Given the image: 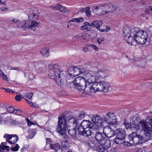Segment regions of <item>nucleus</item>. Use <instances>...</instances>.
Returning a JSON list of instances; mask_svg holds the SVG:
<instances>
[{
    "label": "nucleus",
    "instance_id": "72a5a7b5",
    "mask_svg": "<svg viewBox=\"0 0 152 152\" xmlns=\"http://www.w3.org/2000/svg\"><path fill=\"white\" fill-rule=\"evenodd\" d=\"M83 21V18L80 17L78 18H73L72 19L71 21L77 23H79L80 22H82Z\"/></svg>",
    "mask_w": 152,
    "mask_h": 152
},
{
    "label": "nucleus",
    "instance_id": "c9c22d12",
    "mask_svg": "<svg viewBox=\"0 0 152 152\" xmlns=\"http://www.w3.org/2000/svg\"><path fill=\"white\" fill-rule=\"evenodd\" d=\"M73 69L74 71L73 73H74V76L78 75L80 74L79 68L77 67H73Z\"/></svg>",
    "mask_w": 152,
    "mask_h": 152
},
{
    "label": "nucleus",
    "instance_id": "6ab92c4d",
    "mask_svg": "<svg viewBox=\"0 0 152 152\" xmlns=\"http://www.w3.org/2000/svg\"><path fill=\"white\" fill-rule=\"evenodd\" d=\"M95 138L98 143L99 144L104 141V137L100 132H97L95 133Z\"/></svg>",
    "mask_w": 152,
    "mask_h": 152
},
{
    "label": "nucleus",
    "instance_id": "f257e3e1",
    "mask_svg": "<svg viewBox=\"0 0 152 152\" xmlns=\"http://www.w3.org/2000/svg\"><path fill=\"white\" fill-rule=\"evenodd\" d=\"M123 36L126 42L131 45L137 43L144 44L147 41L148 35L146 32L142 31H136L135 28L132 29L128 26L124 27Z\"/></svg>",
    "mask_w": 152,
    "mask_h": 152
},
{
    "label": "nucleus",
    "instance_id": "412c9836",
    "mask_svg": "<svg viewBox=\"0 0 152 152\" xmlns=\"http://www.w3.org/2000/svg\"><path fill=\"white\" fill-rule=\"evenodd\" d=\"M95 132H96L95 130L93 129L92 127H91V126H89V128L88 129H85L83 134L82 135L88 137V136L94 134Z\"/></svg>",
    "mask_w": 152,
    "mask_h": 152
},
{
    "label": "nucleus",
    "instance_id": "6e6d98bb",
    "mask_svg": "<svg viewBox=\"0 0 152 152\" xmlns=\"http://www.w3.org/2000/svg\"><path fill=\"white\" fill-rule=\"evenodd\" d=\"M90 46L92 47L95 51H98V48L97 46L94 44H91Z\"/></svg>",
    "mask_w": 152,
    "mask_h": 152
},
{
    "label": "nucleus",
    "instance_id": "e433bc0d",
    "mask_svg": "<svg viewBox=\"0 0 152 152\" xmlns=\"http://www.w3.org/2000/svg\"><path fill=\"white\" fill-rule=\"evenodd\" d=\"M73 66L70 67L68 70V73L69 75L71 76L74 77V71L73 70Z\"/></svg>",
    "mask_w": 152,
    "mask_h": 152
},
{
    "label": "nucleus",
    "instance_id": "4c0bfd02",
    "mask_svg": "<svg viewBox=\"0 0 152 152\" xmlns=\"http://www.w3.org/2000/svg\"><path fill=\"white\" fill-rule=\"evenodd\" d=\"M145 121L146 122L147 124L148 123L149 124L148 126H151V125L152 124V117H148Z\"/></svg>",
    "mask_w": 152,
    "mask_h": 152
},
{
    "label": "nucleus",
    "instance_id": "7ed1b4c3",
    "mask_svg": "<svg viewBox=\"0 0 152 152\" xmlns=\"http://www.w3.org/2000/svg\"><path fill=\"white\" fill-rule=\"evenodd\" d=\"M49 73L48 76L52 79H54L57 84L59 85L63 84L61 76L63 75L62 71L60 70V66L57 64H49L48 65Z\"/></svg>",
    "mask_w": 152,
    "mask_h": 152
},
{
    "label": "nucleus",
    "instance_id": "423d86ee",
    "mask_svg": "<svg viewBox=\"0 0 152 152\" xmlns=\"http://www.w3.org/2000/svg\"><path fill=\"white\" fill-rule=\"evenodd\" d=\"M64 118L62 117V115H59L58 117V124L56 126V131L64 138H66L67 130H68V126H66V122Z\"/></svg>",
    "mask_w": 152,
    "mask_h": 152
},
{
    "label": "nucleus",
    "instance_id": "e2e57ef3",
    "mask_svg": "<svg viewBox=\"0 0 152 152\" xmlns=\"http://www.w3.org/2000/svg\"><path fill=\"white\" fill-rule=\"evenodd\" d=\"M104 40V38H98L97 39V42L99 44H101L102 41Z\"/></svg>",
    "mask_w": 152,
    "mask_h": 152
},
{
    "label": "nucleus",
    "instance_id": "ddd939ff",
    "mask_svg": "<svg viewBox=\"0 0 152 152\" xmlns=\"http://www.w3.org/2000/svg\"><path fill=\"white\" fill-rule=\"evenodd\" d=\"M92 122L97 126H100L102 122V119L98 116H94L91 119Z\"/></svg>",
    "mask_w": 152,
    "mask_h": 152
},
{
    "label": "nucleus",
    "instance_id": "cd10ccee",
    "mask_svg": "<svg viewBox=\"0 0 152 152\" xmlns=\"http://www.w3.org/2000/svg\"><path fill=\"white\" fill-rule=\"evenodd\" d=\"M40 52L41 54L44 57H48L49 55V51L46 48L43 49Z\"/></svg>",
    "mask_w": 152,
    "mask_h": 152
},
{
    "label": "nucleus",
    "instance_id": "393cba45",
    "mask_svg": "<svg viewBox=\"0 0 152 152\" xmlns=\"http://www.w3.org/2000/svg\"><path fill=\"white\" fill-rule=\"evenodd\" d=\"M39 23L33 20L32 21L31 23V24L29 25V27H28V29L29 30L33 29V31L36 30L35 27L37 26Z\"/></svg>",
    "mask_w": 152,
    "mask_h": 152
},
{
    "label": "nucleus",
    "instance_id": "4be33fe9",
    "mask_svg": "<svg viewBox=\"0 0 152 152\" xmlns=\"http://www.w3.org/2000/svg\"><path fill=\"white\" fill-rule=\"evenodd\" d=\"M80 124L86 129H88L89 128V126L92 127V126L91 125V122L88 120H84Z\"/></svg>",
    "mask_w": 152,
    "mask_h": 152
},
{
    "label": "nucleus",
    "instance_id": "0e129e2a",
    "mask_svg": "<svg viewBox=\"0 0 152 152\" xmlns=\"http://www.w3.org/2000/svg\"><path fill=\"white\" fill-rule=\"evenodd\" d=\"M2 112V113L0 114V123L1 122V121H3V116H2V115L3 114H4L6 113H4L3 112Z\"/></svg>",
    "mask_w": 152,
    "mask_h": 152
},
{
    "label": "nucleus",
    "instance_id": "a19ab883",
    "mask_svg": "<svg viewBox=\"0 0 152 152\" xmlns=\"http://www.w3.org/2000/svg\"><path fill=\"white\" fill-rule=\"evenodd\" d=\"M90 9V7H87L86 8V10L85 11L86 14V15L88 17H89L91 15V12L90 11H89V10Z\"/></svg>",
    "mask_w": 152,
    "mask_h": 152
},
{
    "label": "nucleus",
    "instance_id": "5701e85b",
    "mask_svg": "<svg viewBox=\"0 0 152 152\" xmlns=\"http://www.w3.org/2000/svg\"><path fill=\"white\" fill-rule=\"evenodd\" d=\"M125 138L123 137L116 136V137L113 139L114 142L116 144H120L124 142Z\"/></svg>",
    "mask_w": 152,
    "mask_h": 152
},
{
    "label": "nucleus",
    "instance_id": "a878e982",
    "mask_svg": "<svg viewBox=\"0 0 152 152\" xmlns=\"http://www.w3.org/2000/svg\"><path fill=\"white\" fill-rule=\"evenodd\" d=\"M124 124L126 128L127 129L129 128L132 131H134L135 128H132V126L134 125H135V124H131L125 121H124Z\"/></svg>",
    "mask_w": 152,
    "mask_h": 152
},
{
    "label": "nucleus",
    "instance_id": "ea45409f",
    "mask_svg": "<svg viewBox=\"0 0 152 152\" xmlns=\"http://www.w3.org/2000/svg\"><path fill=\"white\" fill-rule=\"evenodd\" d=\"M78 118L79 119H82L85 116V112L82 111L79 113L78 114Z\"/></svg>",
    "mask_w": 152,
    "mask_h": 152
},
{
    "label": "nucleus",
    "instance_id": "4468645a",
    "mask_svg": "<svg viewBox=\"0 0 152 152\" xmlns=\"http://www.w3.org/2000/svg\"><path fill=\"white\" fill-rule=\"evenodd\" d=\"M115 7L112 4L108 6H106L103 8V13L105 14L109 12H112L115 10Z\"/></svg>",
    "mask_w": 152,
    "mask_h": 152
},
{
    "label": "nucleus",
    "instance_id": "bb28decb",
    "mask_svg": "<svg viewBox=\"0 0 152 152\" xmlns=\"http://www.w3.org/2000/svg\"><path fill=\"white\" fill-rule=\"evenodd\" d=\"M76 127H74L72 129H69L68 130L69 134L73 138L76 137Z\"/></svg>",
    "mask_w": 152,
    "mask_h": 152
},
{
    "label": "nucleus",
    "instance_id": "3c124183",
    "mask_svg": "<svg viewBox=\"0 0 152 152\" xmlns=\"http://www.w3.org/2000/svg\"><path fill=\"white\" fill-rule=\"evenodd\" d=\"M80 28L82 30H87L88 31L90 30L91 29L90 28L84 25L82 26Z\"/></svg>",
    "mask_w": 152,
    "mask_h": 152
},
{
    "label": "nucleus",
    "instance_id": "c756f323",
    "mask_svg": "<svg viewBox=\"0 0 152 152\" xmlns=\"http://www.w3.org/2000/svg\"><path fill=\"white\" fill-rule=\"evenodd\" d=\"M88 144L91 148L97 147V142L93 140H89L88 142Z\"/></svg>",
    "mask_w": 152,
    "mask_h": 152
},
{
    "label": "nucleus",
    "instance_id": "680f3d73",
    "mask_svg": "<svg viewBox=\"0 0 152 152\" xmlns=\"http://www.w3.org/2000/svg\"><path fill=\"white\" fill-rule=\"evenodd\" d=\"M86 69H79V71H80V74L82 73H85Z\"/></svg>",
    "mask_w": 152,
    "mask_h": 152
},
{
    "label": "nucleus",
    "instance_id": "8fccbe9b",
    "mask_svg": "<svg viewBox=\"0 0 152 152\" xmlns=\"http://www.w3.org/2000/svg\"><path fill=\"white\" fill-rule=\"evenodd\" d=\"M36 132V129H31L29 131V132H30L31 133H32V135H31V137H33L35 135Z\"/></svg>",
    "mask_w": 152,
    "mask_h": 152
},
{
    "label": "nucleus",
    "instance_id": "49530a36",
    "mask_svg": "<svg viewBox=\"0 0 152 152\" xmlns=\"http://www.w3.org/2000/svg\"><path fill=\"white\" fill-rule=\"evenodd\" d=\"M19 146L18 145L16 144L14 147H13L11 148V150L13 151H17L18 150Z\"/></svg>",
    "mask_w": 152,
    "mask_h": 152
},
{
    "label": "nucleus",
    "instance_id": "774afa93",
    "mask_svg": "<svg viewBox=\"0 0 152 152\" xmlns=\"http://www.w3.org/2000/svg\"><path fill=\"white\" fill-rule=\"evenodd\" d=\"M149 44L152 45V36L150 37L149 40Z\"/></svg>",
    "mask_w": 152,
    "mask_h": 152
},
{
    "label": "nucleus",
    "instance_id": "79ce46f5",
    "mask_svg": "<svg viewBox=\"0 0 152 152\" xmlns=\"http://www.w3.org/2000/svg\"><path fill=\"white\" fill-rule=\"evenodd\" d=\"M6 110L10 113H13L14 108L13 107H8Z\"/></svg>",
    "mask_w": 152,
    "mask_h": 152
},
{
    "label": "nucleus",
    "instance_id": "dca6fc26",
    "mask_svg": "<svg viewBox=\"0 0 152 152\" xmlns=\"http://www.w3.org/2000/svg\"><path fill=\"white\" fill-rule=\"evenodd\" d=\"M50 147L52 150H54L55 152H62L61 147L58 143L54 144L50 143Z\"/></svg>",
    "mask_w": 152,
    "mask_h": 152
},
{
    "label": "nucleus",
    "instance_id": "37998d69",
    "mask_svg": "<svg viewBox=\"0 0 152 152\" xmlns=\"http://www.w3.org/2000/svg\"><path fill=\"white\" fill-rule=\"evenodd\" d=\"M0 107L3 110L6 111L7 109V106L4 103L0 104Z\"/></svg>",
    "mask_w": 152,
    "mask_h": 152
},
{
    "label": "nucleus",
    "instance_id": "b1692460",
    "mask_svg": "<svg viewBox=\"0 0 152 152\" xmlns=\"http://www.w3.org/2000/svg\"><path fill=\"white\" fill-rule=\"evenodd\" d=\"M100 144L102 145L107 150L110 147L111 145V141L109 140H105L104 139V141L102 142Z\"/></svg>",
    "mask_w": 152,
    "mask_h": 152
},
{
    "label": "nucleus",
    "instance_id": "58836bf2",
    "mask_svg": "<svg viewBox=\"0 0 152 152\" xmlns=\"http://www.w3.org/2000/svg\"><path fill=\"white\" fill-rule=\"evenodd\" d=\"M150 85H151V86L152 85V83L150 82H148L142 84L141 86L143 88H149Z\"/></svg>",
    "mask_w": 152,
    "mask_h": 152
},
{
    "label": "nucleus",
    "instance_id": "69168bd1",
    "mask_svg": "<svg viewBox=\"0 0 152 152\" xmlns=\"http://www.w3.org/2000/svg\"><path fill=\"white\" fill-rule=\"evenodd\" d=\"M83 50L85 53H86L88 52V49L87 47H84L83 48Z\"/></svg>",
    "mask_w": 152,
    "mask_h": 152
},
{
    "label": "nucleus",
    "instance_id": "864d4df0",
    "mask_svg": "<svg viewBox=\"0 0 152 152\" xmlns=\"http://www.w3.org/2000/svg\"><path fill=\"white\" fill-rule=\"evenodd\" d=\"M21 97L20 96L17 95L15 97V99L17 101H20L21 99Z\"/></svg>",
    "mask_w": 152,
    "mask_h": 152
},
{
    "label": "nucleus",
    "instance_id": "a18cd8bd",
    "mask_svg": "<svg viewBox=\"0 0 152 152\" xmlns=\"http://www.w3.org/2000/svg\"><path fill=\"white\" fill-rule=\"evenodd\" d=\"M33 95V94L32 93H25V96H26L29 99H30L31 98Z\"/></svg>",
    "mask_w": 152,
    "mask_h": 152
},
{
    "label": "nucleus",
    "instance_id": "f8f14e48",
    "mask_svg": "<svg viewBox=\"0 0 152 152\" xmlns=\"http://www.w3.org/2000/svg\"><path fill=\"white\" fill-rule=\"evenodd\" d=\"M114 131L112 130L110 126H108L104 127L103 133L105 136L109 138L114 136Z\"/></svg>",
    "mask_w": 152,
    "mask_h": 152
},
{
    "label": "nucleus",
    "instance_id": "f704fd0d",
    "mask_svg": "<svg viewBox=\"0 0 152 152\" xmlns=\"http://www.w3.org/2000/svg\"><path fill=\"white\" fill-rule=\"evenodd\" d=\"M9 148V146H2L1 145H0V152L9 151L10 150Z\"/></svg>",
    "mask_w": 152,
    "mask_h": 152
},
{
    "label": "nucleus",
    "instance_id": "09e8293b",
    "mask_svg": "<svg viewBox=\"0 0 152 152\" xmlns=\"http://www.w3.org/2000/svg\"><path fill=\"white\" fill-rule=\"evenodd\" d=\"M146 12L148 14L152 13V6L149 7L146 10Z\"/></svg>",
    "mask_w": 152,
    "mask_h": 152
},
{
    "label": "nucleus",
    "instance_id": "9d476101",
    "mask_svg": "<svg viewBox=\"0 0 152 152\" xmlns=\"http://www.w3.org/2000/svg\"><path fill=\"white\" fill-rule=\"evenodd\" d=\"M93 72L98 79L104 78L109 75L108 71L106 69H101L97 71H94Z\"/></svg>",
    "mask_w": 152,
    "mask_h": 152
},
{
    "label": "nucleus",
    "instance_id": "c03bdc74",
    "mask_svg": "<svg viewBox=\"0 0 152 152\" xmlns=\"http://www.w3.org/2000/svg\"><path fill=\"white\" fill-rule=\"evenodd\" d=\"M85 36L84 35H83L82 34H79L76 37L77 38H78L80 39L84 40L85 39Z\"/></svg>",
    "mask_w": 152,
    "mask_h": 152
},
{
    "label": "nucleus",
    "instance_id": "052dcab7",
    "mask_svg": "<svg viewBox=\"0 0 152 152\" xmlns=\"http://www.w3.org/2000/svg\"><path fill=\"white\" fill-rule=\"evenodd\" d=\"M26 121L27 122L28 125V126H31V124H34V123L31 122L28 118L26 119Z\"/></svg>",
    "mask_w": 152,
    "mask_h": 152
},
{
    "label": "nucleus",
    "instance_id": "2eb2a0df",
    "mask_svg": "<svg viewBox=\"0 0 152 152\" xmlns=\"http://www.w3.org/2000/svg\"><path fill=\"white\" fill-rule=\"evenodd\" d=\"M102 21L101 20H97L93 21L91 23V27H95L98 30L99 29L101 32L104 31L105 30H100V26L102 25Z\"/></svg>",
    "mask_w": 152,
    "mask_h": 152
},
{
    "label": "nucleus",
    "instance_id": "f03ea898",
    "mask_svg": "<svg viewBox=\"0 0 152 152\" xmlns=\"http://www.w3.org/2000/svg\"><path fill=\"white\" fill-rule=\"evenodd\" d=\"M96 78L95 75H93L89 73L86 75L85 78L81 76L77 77L73 82L74 88L80 91H83V93L88 94L86 90H90L91 84L96 81Z\"/></svg>",
    "mask_w": 152,
    "mask_h": 152
},
{
    "label": "nucleus",
    "instance_id": "603ef678",
    "mask_svg": "<svg viewBox=\"0 0 152 152\" xmlns=\"http://www.w3.org/2000/svg\"><path fill=\"white\" fill-rule=\"evenodd\" d=\"M2 88L4 89L6 92L8 93H13L14 92L12 90L8 88Z\"/></svg>",
    "mask_w": 152,
    "mask_h": 152
},
{
    "label": "nucleus",
    "instance_id": "338daca9",
    "mask_svg": "<svg viewBox=\"0 0 152 152\" xmlns=\"http://www.w3.org/2000/svg\"><path fill=\"white\" fill-rule=\"evenodd\" d=\"M26 101H27V102L28 103L30 106H31L32 107H34V104L32 103L30 101H29V100H26Z\"/></svg>",
    "mask_w": 152,
    "mask_h": 152
},
{
    "label": "nucleus",
    "instance_id": "c85d7f7f",
    "mask_svg": "<svg viewBox=\"0 0 152 152\" xmlns=\"http://www.w3.org/2000/svg\"><path fill=\"white\" fill-rule=\"evenodd\" d=\"M97 151L99 152H107L108 150L105 147H104V146L101 144L98 147H97L96 148Z\"/></svg>",
    "mask_w": 152,
    "mask_h": 152
},
{
    "label": "nucleus",
    "instance_id": "4d7b16f0",
    "mask_svg": "<svg viewBox=\"0 0 152 152\" xmlns=\"http://www.w3.org/2000/svg\"><path fill=\"white\" fill-rule=\"evenodd\" d=\"M21 111L19 109H17L16 110H15L14 109V111L13 113L15 114H20L21 113Z\"/></svg>",
    "mask_w": 152,
    "mask_h": 152
},
{
    "label": "nucleus",
    "instance_id": "a211bd4d",
    "mask_svg": "<svg viewBox=\"0 0 152 152\" xmlns=\"http://www.w3.org/2000/svg\"><path fill=\"white\" fill-rule=\"evenodd\" d=\"M50 7L51 9L59 10L63 13H65L67 11V10L65 7L59 4L52 6Z\"/></svg>",
    "mask_w": 152,
    "mask_h": 152
},
{
    "label": "nucleus",
    "instance_id": "9b49d317",
    "mask_svg": "<svg viewBox=\"0 0 152 152\" xmlns=\"http://www.w3.org/2000/svg\"><path fill=\"white\" fill-rule=\"evenodd\" d=\"M4 137L6 138V141L11 144L15 143L18 140V137L15 134H5Z\"/></svg>",
    "mask_w": 152,
    "mask_h": 152
},
{
    "label": "nucleus",
    "instance_id": "20e7f679",
    "mask_svg": "<svg viewBox=\"0 0 152 152\" xmlns=\"http://www.w3.org/2000/svg\"><path fill=\"white\" fill-rule=\"evenodd\" d=\"M109 85L108 83L104 81H99L93 83L90 87V90L88 91V94L91 95L97 91L107 92L109 89Z\"/></svg>",
    "mask_w": 152,
    "mask_h": 152
},
{
    "label": "nucleus",
    "instance_id": "5fc2aeb1",
    "mask_svg": "<svg viewBox=\"0 0 152 152\" xmlns=\"http://www.w3.org/2000/svg\"><path fill=\"white\" fill-rule=\"evenodd\" d=\"M124 143V145L126 147H129L130 146V144L132 143L131 142H128L127 141H124V142H123Z\"/></svg>",
    "mask_w": 152,
    "mask_h": 152
},
{
    "label": "nucleus",
    "instance_id": "7c9ffc66",
    "mask_svg": "<svg viewBox=\"0 0 152 152\" xmlns=\"http://www.w3.org/2000/svg\"><path fill=\"white\" fill-rule=\"evenodd\" d=\"M38 13H32V14L28 16L29 19H31V18L32 17V19L33 20H37L38 18Z\"/></svg>",
    "mask_w": 152,
    "mask_h": 152
},
{
    "label": "nucleus",
    "instance_id": "2f4dec72",
    "mask_svg": "<svg viewBox=\"0 0 152 152\" xmlns=\"http://www.w3.org/2000/svg\"><path fill=\"white\" fill-rule=\"evenodd\" d=\"M20 24H21L20 28H23L24 29H26L27 28H28V27L29 26V24L25 21L21 22Z\"/></svg>",
    "mask_w": 152,
    "mask_h": 152
},
{
    "label": "nucleus",
    "instance_id": "1a4fd4ad",
    "mask_svg": "<svg viewBox=\"0 0 152 152\" xmlns=\"http://www.w3.org/2000/svg\"><path fill=\"white\" fill-rule=\"evenodd\" d=\"M62 117L64 118L68 126H72L73 127H76L79 123L77 119L74 117H72L69 119H68L65 115H62Z\"/></svg>",
    "mask_w": 152,
    "mask_h": 152
},
{
    "label": "nucleus",
    "instance_id": "f3484780",
    "mask_svg": "<svg viewBox=\"0 0 152 152\" xmlns=\"http://www.w3.org/2000/svg\"><path fill=\"white\" fill-rule=\"evenodd\" d=\"M114 136L120 137L125 138L126 133L124 130L121 128L116 129L114 131Z\"/></svg>",
    "mask_w": 152,
    "mask_h": 152
},
{
    "label": "nucleus",
    "instance_id": "bf43d9fd",
    "mask_svg": "<svg viewBox=\"0 0 152 152\" xmlns=\"http://www.w3.org/2000/svg\"><path fill=\"white\" fill-rule=\"evenodd\" d=\"M1 76H2V78L4 80L7 81L8 80V78L4 73Z\"/></svg>",
    "mask_w": 152,
    "mask_h": 152
},
{
    "label": "nucleus",
    "instance_id": "de8ad7c7",
    "mask_svg": "<svg viewBox=\"0 0 152 152\" xmlns=\"http://www.w3.org/2000/svg\"><path fill=\"white\" fill-rule=\"evenodd\" d=\"M61 149L62 150V151H64L66 149H67V146L65 144H63L62 142H61Z\"/></svg>",
    "mask_w": 152,
    "mask_h": 152
},
{
    "label": "nucleus",
    "instance_id": "aec40b11",
    "mask_svg": "<svg viewBox=\"0 0 152 152\" xmlns=\"http://www.w3.org/2000/svg\"><path fill=\"white\" fill-rule=\"evenodd\" d=\"M103 7L102 6H96L93 9L92 12L95 14L99 15H104L103 13Z\"/></svg>",
    "mask_w": 152,
    "mask_h": 152
},
{
    "label": "nucleus",
    "instance_id": "0eeeda50",
    "mask_svg": "<svg viewBox=\"0 0 152 152\" xmlns=\"http://www.w3.org/2000/svg\"><path fill=\"white\" fill-rule=\"evenodd\" d=\"M132 128H135L134 131L139 130L143 132L144 135L148 136L151 137V128L146 124L145 121L141 120L137 125L135 124L132 126Z\"/></svg>",
    "mask_w": 152,
    "mask_h": 152
},
{
    "label": "nucleus",
    "instance_id": "6e6552de",
    "mask_svg": "<svg viewBox=\"0 0 152 152\" xmlns=\"http://www.w3.org/2000/svg\"><path fill=\"white\" fill-rule=\"evenodd\" d=\"M104 120L110 125H115L118 123L115 113L112 112L107 113L104 118Z\"/></svg>",
    "mask_w": 152,
    "mask_h": 152
},
{
    "label": "nucleus",
    "instance_id": "39448f33",
    "mask_svg": "<svg viewBox=\"0 0 152 152\" xmlns=\"http://www.w3.org/2000/svg\"><path fill=\"white\" fill-rule=\"evenodd\" d=\"M151 137L144 135L137 134L135 132H132L129 135L130 142L134 144H142L149 140Z\"/></svg>",
    "mask_w": 152,
    "mask_h": 152
},
{
    "label": "nucleus",
    "instance_id": "473e14b6",
    "mask_svg": "<svg viewBox=\"0 0 152 152\" xmlns=\"http://www.w3.org/2000/svg\"><path fill=\"white\" fill-rule=\"evenodd\" d=\"M78 130L79 132V134L80 135H82L83 134L85 130V129L83 127V126L81 125L80 124L79 127L78 128Z\"/></svg>",
    "mask_w": 152,
    "mask_h": 152
},
{
    "label": "nucleus",
    "instance_id": "13d9d810",
    "mask_svg": "<svg viewBox=\"0 0 152 152\" xmlns=\"http://www.w3.org/2000/svg\"><path fill=\"white\" fill-rule=\"evenodd\" d=\"M28 148V146L27 145H26L21 149V151L22 152H23L24 151H26Z\"/></svg>",
    "mask_w": 152,
    "mask_h": 152
}]
</instances>
